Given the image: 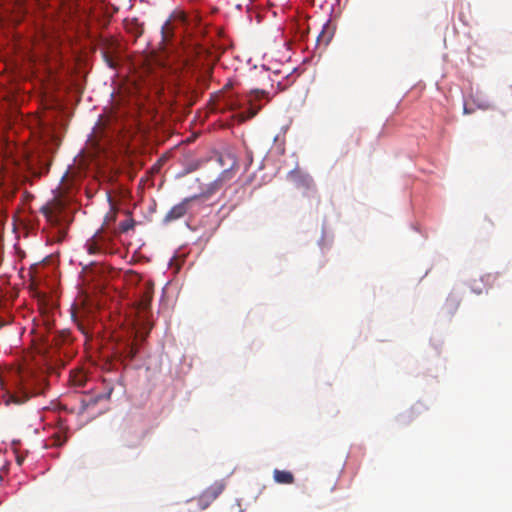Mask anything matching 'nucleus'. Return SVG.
<instances>
[{
	"label": "nucleus",
	"instance_id": "obj_18",
	"mask_svg": "<svg viewBox=\"0 0 512 512\" xmlns=\"http://www.w3.org/2000/svg\"><path fill=\"white\" fill-rule=\"evenodd\" d=\"M110 220H112V221H114V220H115V214H112V215H111Z\"/></svg>",
	"mask_w": 512,
	"mask_h": 512
},
{
	"label": "nucleus",
	"instance_id": "obj_15",
	"mask_svg": "<svg viewBox=\"0 0 512 512\" xmlns=\"http://www.w3.org/2000/svg\"><path fill=\"white\" fill-rule=\"evenodd\" d=\"M72 319L73 321L75 322V324L77 325L78 329L83 333V334H87V330L85 328V326L83 325V323L77 318V315L75 313V311L72 312Z\"/></svg>",
	"mask_w": 512,
	"mask_h": 512
},
{
	"label": "nucleus",
	"instance_id": "obj_9",
	"mask_svg": "<svg viewBox=\"0 0 512 512\" xmlns=\"http://www.w3.org/2000/svg\"><path fill=\"white\" fill-rule=\"evenodd\" d=\"M223 485L217 484L206 489L201 496V500H207L208 502L215 500L223 491Z\"/></svg>",
	"mask_w": 512,
	"mask_h": 512
},
{
	"label": "nucleus",
	"instance_id": "obj_2",
	"mask_svg": "<svg viewBox=\"0 0 512 512\" xmlns=\"http://www.w3.org/2000/svg\"><path fill=\"white\" fill-rule=\"evenodd\" d=\"M261 99H266V102L270 101V97L266 91L259 89L250 91L249 95L247 96L249 107L247 112H241L239 114L240 121H246L258 114V112L262 109V105L258 104V101Z\"/></svg>",
	"mask_w": 512,
	"mask_h": 512
},
{
	"label": "nucleus",
	"instance_id": "obj_5",
	"mask_svg": "<svg viewBox=\"0 0 512 512\" xmlns=\"http://www.w3.org/2000/svg\"><path fill=\"white\" fill-rule=\"evenodd\" d=\"M288 178L298 188H304V189L310 190L315 187L312 177L306 173L301 172L298 169H294V170L290 171L288 174Z\"/></svg>",
	"mask_w": 512,
	"mask_h": 512
},
{
	"label": "nucleus",
	"instance_id": "obj_21",
	"mask_svg": "<svg viewBox=\"0 0 512 512\" xmlns=\"http://www.w3.org/2000/svg\"><path fill=\"white\" fill-rule=\"evenodd\" d=\"M17 462H18V464H21V463H22L21 458H19V457H18V458H17Z\"/></svg>",
	"mask_w": 512,
	"mask_h": 512
},
{
	"label": "nucleus",
	"instance_id": "obj_10",
	"mask_svg": "<svg viewBox=\"0 0 512 512\" xmlns=\"http://www.w3.org/2000/svg\"><path fill=\"white\" fill-rule=\"evenodd\" d=\"M152 301V290L149 286L146 287L143 295L139 301L140 309L144 312L147 311L150 307Z\"/></svg>",
	"mask_w": 512,
	"mask_h": 512
},
{
	"label": "nucleus",
	"instance_id": "obj_8",
	"mask_svg": "<svg viewBox=\"0 0 512 512\" xmlns=\"http://www.w3.org/2000/svg\"><path fill=\"white\" fill-rule=\"evenodd\" d=\"M274 480L279 484H292L294 476L291 472L285 470L275 469L273 472Z\"/></svg>",
	"mask_w": 512,
	"mask_h": 512
},
{
	"label": "nucleus",
	"instance_id": "obj_1",
	"mask_svg": "<svg viewBox=\"0 0 512 512\" xmlns=\"http://www.w3.org/2000/svg\"><path fill=\"white\" fill-rule=\"evenodd\" d=\"M45 388L46 380L43 375L23 371L19 374V393L11 395V400L16 404L24 403L32 396L42 394Z\"/></svg>",
	"mask_w": 512,
	"mask_h": 512
},
{
	"label": "nucleus",
	"instance_id": "obj_19",
	"mask_svg": "<svg viewBox=\"0 0 512 512\" xmlns=\"http://www.w3.org/2000/svg\"><path fill=\"white\" fill-rule=\"evenodd\" d=\"M112 393V389L109 390V392L107 393V398H109L110 394Z\"/></svg>",
	"mask_w": 512,
	"mask_h": 512
},
{
	"label": "nucleus",
	"instance_id": "obj_6",
	"mask_svg": "<svg viewBox=\"0 0 512 512\" xmlns=\"http://www.w3.org/2000/svg\"><path fill=\"white\" fill-rule=\"evenodd\" d=\"M124 28L127 33L131 34L135 40L143 34V24L137 18H126L124 20Z\"/></svg>",
	"mask_w": 512,
	"mask_h": 512
},
{
	"label": "nucleus",
	"instance_id": "obj_13",
	"mask_svg": "<svg viewBox=\"0 0 512 512\" xmlns=\"http://www.w3.org/2000/svg\"><path fill=\"white\" fill-rule=\"evenodd\" d=\"M161 33H162V41L163 42H168L172 36V28H171V24L169 21H167L163 26H162V30H161Z\"/></svg>",
	"mask_w": 512,
	"mask_h": 512
},
{
	"label": "nucleus",
	"instance_id": "obj_7",
	"mask_svg": "<svg viewBox=\"0 0 512 512\" xmlns=\"http://www.w3.org/2000/svg\"><path fill=\"white\" fill-rule=\"evenodd\" d=\"M102 53L109 51L110 54H117L119 43L113 37H105L101 40Z\"/></svg>",
	"mask_w": 512,
	"mask_h": 512
},
{
	"label": "nucleus",
	"instance_id": "obj_4",
	"mask_svg": "<svg viewBox=\"0 0 512 512\" xmlns=\"http://www.w3.org/2000/svg\"><path fill=\"white\" fill-rule=\"evenodd\" d=\"M109 242L110 238L105 234L102 227L90 239L87 240L85 247L89 254H98L106 249Z\"/></svg>",
	"mask_w": 512,
	"mask_h": 512
},
{
	"label": "nucleus",
	"instance_id": "obj_3",
	"mask_svg": "<svg viewBox=\"0 0 512 512\" xmlns=\"http://www.w3.org/2000/svg\"><path fill=\"white\" fill-rule=\"evenodd\" d=\"M198 198H199L198 195L184 198L180 203L174 205L166 213L165 217L163 218V222L167 224V223L176 221V220L184 217L190 208L191 202Z\"/></svg>",
	"mask_w": 512,
	"mask_h": 512
},
{
	"label": "nucleus",
	"instance_id": "obj_12",
	"mask_svg": "<svg viewBox=\"0 0 512 512\" xmlns=\"http://www.w3.org/2000/svg\"><path fill=\"white\" fill-rule=\"evenodd\" d=\"M103 59L105 63L112 69H115L117 67V60L115 55L116 54H110L109 51L103 52Z\"/></svg>",
	"mask_w": 512,
	"mask_h": 512
},
{
	"label": "nucleus",
	"instance_id": "obj_16",
	"mask_svg": "<svg viewBox=\"0 0 512 512\" xmlns=\"http://www.w3.org/2000/svg\"><path fill=\"white\" fill-rule=\"evenodd\" d=\"M226 106L230 110H236L241 107V104L236 99H229V100H227Z\"/></svg>",
	"mask_w": 512,
	"mask_h": 512
},
{
	"label": "nucleus",
	"instance_id": "obj_11",
	"mask_svg": "<svg viewBox=\"0 0 512 512\" xmlns=\"http://www.w3.org/2000/svg\"><path fill=\"white\" fill-rule=\"evenodd\" d=\"M124 353L129 360H133L138 353V348L134 343H128L125 345Z\"/></svg>",
	"mask_w": 512,
	"mask_h": 512
},
{
	"label": "nucleus",
	"instance_id": "obj_17",
	"mask_svg": "<svg viewBox=\"0 0 512 512\" xmlns=\"http://www.w3.org/2000/svg\"><path fill=\"white\" fill-rule=\"evenodd\" d=\"M75 384L78 385V386H82L83 385V380L82 379H79V380H74Z\"/></svg>",
	"mask_w": 512,
	"mask_h": 512
},
{
	"label": "nucleus",
	"instance_id": "obj_22",
	"mask_svg": "<svg viewBox=\"0 0 512 512\" xmlns=\"http://www.w3.org/2000/svg\"><path fill=\"white\" fill-rule=\"evenodd\" d=\"M101 398H102V396H97V398H96L95 402H97V401H98L99 399H101Z\"/></svg>",
	"mask_w": 512,
	"mask_h": 512
},
{
	"label": "nucleus",
	"instance_id": "obj_14",
	"mask_svg": "<svg viewBox=\"0 0 512 512\" xmlns=\"http://www.w3.org/2000/svg\"><path fill=\"white\" fill-rule=\"evenodd\" d=\"M135 227V221L133 218L129 217L127 220L122 221L119 225V229L121 232L126 233L129 230L134 229Z\"/></svg>",
	"mask_w": 512,
	"mask_h": 512
},
{
	"label": "nucleus",
	"instance_id": "obj_20",
	"mask_svg": "<svg viewBox=\"0 0 512 512\" xmlns=\"http://www.w3.org/2000/svg\"><path fill=\"white\" fill-rule=\"evenodd\" d=\"M54 443H55V444H57L58 446H61V445H62V443H61V442H58L57 440H55V442H54Z\"/></svg>",
	"mask_w": 512,
	"mask_h": 512
}]
</instances>
